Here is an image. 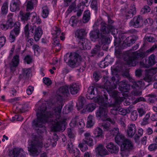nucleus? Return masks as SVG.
Returning a JSON list of instances; mask_svg holds the SVG:
<instances>
[{"label":"nucleus","mask_w":157,"mask_h":157,"mask_svg":"<svg viewBox=\"0 0 157 157\" xmlns=\"http://www.w3.org/2000/svg\"><path fill=\"white\" fill-rule=\"evenodd\" d=\"M109 78L107 77H104V85H99L98 87L101 88L105 89L109 92L112 91L115 89L117 87L116 79L114 76L112 77L111 78L112 82H110L109 80Z\"/></svg>","instance_id":"39448f33"},{"label":"nucleus","mask_w":157,"mask_h":157,"mask_svg":"<svg viewBox=\"0 0 157 157\" xmlns=\"http://www.w3.org/2000/svg\"><path fill=\"white\" fill-rule=\"evenodd\" d=\"M130 27L138 28L142 27L144 25V19L143 17L139 15L134 17L129 23Z\"/></svg>","instance_id":"6e6552de"},{"label":"nucleus","mask_w":157,"mask_h":157,"mask_svg":"<svg viewBox=\"0 0 157 157\" xmlns=\"http://www.w3.org/2000/svg\"><path fill=\"white\" fill-rule=\"evenodd\" d=\"M31 71L29 68H24L22 69V75L25 78H29Z\"/></svg>","instance_id":"e433bc0d"},{"label":"nucleus","mask_w":157,"mask_h":157,"mask_svg":"<svg viewBox=\"0 0 157 157\" xmlns=\"http://www.w3.org/2000/svg\"><path fill=\"white\" fill-rule=\"evenodd\" d=\"M85 34V31L84 29H83L77 31L75 33L76 36L80 39V40L86 39L84 37Z\"/></svg>","instance_id":"a878e982"},{"label":"nucleus","mask_w":157,"mask_h":157,"mask_svg":"<svg viewBox=\"0 0 157 157\" xmlns=\"http://www.w3.org/2000/svg\"><path fill=\"white\" fill-rule=\"evenodd\" d=\"M83 142H84L85 144H87L89 146H92L94 145L93 140L91 137L90 140L88 139L87 140H86V139H83Z\"/></svg>","instance_id":"8fccbe9b"},{"label":"nucleus","mask_w":157,"mask_h":157,"mask_svg":"<svg viewBox=\"0 0 157 157\" xmlns=\"http://www.w3.org/2000/svg\"><path fill=\"white\" fill-rule=\"evenodd\" d=\"M95 151L97 154L102 157H104L109 153L107 150L101 144H100L97 147Z\"/></svg>","instance_id":"2eb2a0df"},{"label":"nucleus","mask_w":157,"mask_h":157,"mask_svg":"<svg viewBox=\"0 0 157 157\" xmlns=\"http://www.w3.org/2000/svg\"><path fill=\"white\" fill-rule=\"evenodd\" d=\"M69 57L68 65L70 67L75 68L80 65L81 58L78 53H71Z\"/></svg>","instance_id":"0eeeda50"},{"label":"nucleus","mask_w":157,"mask_h":157,"mask_svg":"<svg viewBox=\"0 0 157 157\" xmlns=\"http://www.w3.org/2000/svg\"><path fill=\"white\" fill-rule=\"evenodd\" d=\"M100 73L99 72L95 71L93 74V78L96 82L98 81L100 78Z\"/></svg>","instance_id":"864d4df0"},{"label":"nucleus","mask_w":157,"mask_h":157,"mask_svg":"<svg viewBox=\"0 0 157 157\" xmlns=\"http://www.w3.org/2000/svg\"><path fill=\"white\" fill-rule=\"evenodd\" d=\"M106 147L109 151L112 153L117 154L119 151L118 146L112 142L108 144Z\"/></svg>","instance_id":"dca6fc26"},{"label":"nucleus","mask_w":157,"mask_h":157,"mask_svg":"<svg viewBox=\"0 0 157 157\" xmlns=\"http://www.w3.org/2000/svg\"><path fill=\"white\" fill-rule=\"evenodd\" d=\"M150 115V113H148L146 114L141 122V124L142 125H145L149 123V120Z\"/></svg>","instance_id":"2f4dec72"},{"label":"nucleus","mask_w":157,"mask_h":157,"mask_svg":"<svg viewBox=\"0 0 157 157\" xmlns=\"http://www.w3.org/2000/svg\"><path fill=\"white\" fill-rule=\"evenodd\" d=\"M67 134L71 139H74L75 137V134L73 128H68L67 129Z\"/></svg>","instance_id":"473e14b6"},{"label":"nucleus","mask_w":157,"mask_h":157,"mask_svg":"<svg viewBox=\"0 0 157 157\" xmlns=\"http://www.w3.org/2000/svg\"><path fill=\"white\" fill-rule=\"evenodd\" d=\"M76 17L75 16H74L71 18L69 23L70 24L71 22L72 23L71 25L72 26H76L78 22V20L76 19Z\"/></svg>","instance_id":"58836bf2"},{"label":"nucleus","mask_w":157,"mask_h":157,"mask_svg":"<svg viewBox=\"0 0 157 157\" xmlns=\"http://www.w3.org/2000/svg\"><path fill=\"white\" fill-rule=\"evenodd\" d=\"M94 88L93 86H90L88 89L87 93L86 94V98L89 99H94H94L96 97L95 94L94 93Z\"/></svg>","instance_id":"6ab92c4d"},{"label":"nucleus","mask_w":157,"mask_h":157,"mask_svg":"<svg viewBox=\"0 0 157 157\" xmlns=\"http://www.w3.org/2000/svg\"><path fill=\"white\" fill-rule=\"evenodd\" d=\"M126 139L124 136L120 133L117 135L115 137V142L119 145H121Z\"/></svg>","instance_id":"4be33fe9"},{"label":"nucleus","mask_w":157,"mask_h":157,"mask_svg":"<svg viewBox=\"0 0 157 157\" xmlns=\"http://www.w3.org/2000/svg\"><path fill=\"white\" fill-rule=\"evenodd\" d=\"M76 8V3L74 2L69 6L67 11L69 13H70L73 10H75Z\"/></svg>","instance_id":"de8ad7c7"},{"label":"nucleus","mask_w":157,"mask_h":157,"mask_svg":"<svg viewBox=\"0 0 157 157\" xmlns=\"http://www.w3.org/2000/svg\"><path fill=\"white\" fill-rule=\"evenodd\" d=\"M42 33V30L40 26L38 27L37 29H35V32L33 34H34V38L35 41L37 42L39 41Z\"/></svg>","instance_id":"412c9836"},{"label":"nucleus","mask_w":157,"mask_h":157,"mask_svg":"<svg viewBox=\"0 0 157 157\" xmlns=\"http://www.w3.org/2000/svg\"><path fill=\"white\" fill-rule=\"evenodd\" d=\"M90 6L92 9L94 10L95 13H96L98 11V4L97 1L96 0H93L91 2Z\"/></svg>","instance_id":"72a5a7b5"},{"label":"nucleus","mask_w":157,"mask_h":157,"mask_svg":"<svg viewBox=\"0 0 157 157\" xmlns=\"http://www.w3.org/2000/svg\"><path fill=\"white\" fill-rule=\"evenodd\" d=\"M69 89L72 94H75L78 92L79 86L76 84H73L70 85Z\"/></svg>","instance_id":"b1692460"},{"label":"nucleus","mask_w":157,"mask_h":157,"mask_svg":"<svg viewBox=\"0 0 157 157\" xmlns=\"http://www.w3.org/2000/svg\"><path fill=\"white\" fill-rule=\"evenodd\" d=\"M121 41L119 38L115 37V40L114 41V45L116 47H119L121 45Z\"/></svg>","instance_id":"bf43d9fd"},{"label":"nucleus","mask_w":157,"mask_h":157,"mask_svg":"<svg viewBox=\"0 0 157 157\" xmlns=\"http://www.w3.org/2000/svg\"><path fill=\"white\" fill-rule=\"evenodd\" d=\"M138 117V113L136 110H133L132 113L131 118L132 121H135Z\"/></svg>","instance_id":"09e8293b"},{"label":"nucleus","mask_w":157,"mask_h":157,"mask_svg":"<svg viewBox=\"0 0 157 157\" xmlns=\"http://www.w3.org/2000/svg\"><path fill=\"white\" fill-rule=\"evenodd\" d=\"M133 149V146L131 141L126 139L121 145V150L122 151H130Z\"/></svg>","instance_id":"f8f14e48"},{"label":"nucleus","mask_w":157,"mask_h":157,"mask_svg":"<svg viewBox=\"0 0 157 157\" xmlns=\"http://www.w3.org/2000/svg\"><path fill=\"white\" fill-rule=\"evenodd\" d=\"M145 39L147 41L151 43L155 42L156 40L155 38L151 36H145Z\"/></svg>","instance_id":"603ef678"},{"label":"nucleus","mask_w":157,"mask_h":157,"mask_svg":"<svg viewBox=\"0 0 157 157\" xmlns=\"http://www.w3.org/2000/svg\"><path fill=\"white\" fill-rule=\"evenodd\" d=\"M99 66L101 68H105L108 65V63L107 62H105L104 60L101 61L98 64Z\"/></svg>","instance_id":"6e6d98bb"},{"label":"nucleus","mask_w":157,"mask_h":157,"mask_svg":"<svg viewBox=\"0 0 157 157\" xmlns=\"http://www.w3.org/2000/svg\"><path fill=\"white\" fill-rule=\"evenodd\" d=\"M150 10V7L148 6L145 5L141 10L140 13L141 14H144L145 13L149 12Z\"/></svg>","instance_id":"a18cd8bd"},{"label":"nucleus","mask_w":157,"mask_h":157,"mask_svg":"<svg viewBox=\"0 0 157 157\" xmlns=\"http://www.w3.org/2000/svg\"><path fill=\"white\" fill-rule=\"evenodd\" d=\"M23 150L21 148L15 147L13 149H9L8 154L9 156L13 157H25L24 154Z\"/></svg>","instance_id":"1a4fd4ad"},{"label":"nucleus","mask_w":157,"mask_h":157,"mask_svg":"<svg viewBox=\"0 0 157 157\" xmlns=\"http://www.w3.org/2000/svg\"><path fill=\"white\" fill-rule=\"evenodd\" d=\"M143 71L140 69H137L135 71V75L137 77H140L142 75Z\"/></svg>","instance_id":"e2e57ef3"},{"label":"nucleus","mask_w":157,"mask_h":157,"mask_svg":"<svg viewBox=\"0 0 157 157\" xmlns=\"http://www.w3.org/2000/svg\"><path fill=\"white\" fill-rule=\"evenodd\" d=\"M85 102L86 100L84 98L81 97L79 99L78 104H77L76 105L79 106V109H81L83 108Z\"/></svg>","instance_id":"c9c22d12"},{"label":"nucleus","mask_w":157,"mask_h":157,"mask_svg":"<svg viewBox=\"0 0 157 157\" xmlns=\"http://www.w3.org/2000/svg\"><path fill=\"white\" fill-rule=\"evenodd\" d=\"M136 130L135 124H130L128 127L127 131L128 136L130 137H132L134 135Z\"/></svg>","instance_id":"aec40b11"},{"label":"nucleus","mask_w":157,"mask_h":157,"mask_svg":"<svg viewBox=\"0 0 157 157\" xmlns=\"http://www.w3.org/2000/svg\"><path fill=\"white\" fill-rule=\"evenodd\" d=\"M92 116H89L87 119V126L88 127H92L94 124V122L92 121Z\"/></svg>","instance_id":"3c124183"},{"label":"nucleus","mask_w":157,"mask_h":157,"mask_svg":"<svg viewBox=\"0 0 157 157\" xmlns=\"http://www.w3.org/2000/svg\"><path fill=\"white\" fill-rule=\"evenodd\" d=\"M67 149L70 153H72L74 151L73 150V145L72 143L70 142L67 144Z\"/></svg>","instance_id":"69168bd1"},{"label":"nucleus","mask_w":157,"mask_h":157,"mask_svg":"<svg viewBox=\"0 0 157 157\" xmlns=\"http://www.w3.org/2000/svg\"><path fill=\"white\" fill-rule=\"evenodd\" d=\"M78 44L81 50H89L91 48L89 42L86 39L79 40Z\"/></svg>","instance_id":"a211bd4d"},{"label":"nucleus","mask_w":157,"mask_h":157,"mask_svg":"<svg viewBox=\"0 0 157 157\" xmlns=\"http://www.w3.org/2000/svg\"><path fill=\"white\" fill-rule=\"evenodd\" d=\"M136 13V8L135 7H132L130 8L129 11L127 12L126 15L125 17L126 19H129L132 18L134 15Z\"/></svg>","instance_id":"393cba45"},{"label":"nucleus","mask_w":157,"mask_h":157,"mask_svg":"<svg viewBox=\"0 0 157 157\" xmlns=\"http://www.w3.org/2000/svg\"><path fill=\"white\" fill-rule=\"evenodd\" d=\"M44 83L47 86H50L52 84V81L49 78L45 77L43 79Z\"/></svg>","instance_id":"5fc2aeb1"},{"label":"nucleus","mask_w":157,"mask_h":157,"mask_svg":"<svg viewBox=\"0 0 157 157\" xmlns=\"http://www.w3.org/2000/svg\"><path fill=\"white\" fill-rule=\"evenodd\" d=\"M104 131H109L110 129V124L108 122L103 123L101 125Z\"/></svg>","instance_id":"ea45409f"},{"label":"nucleus","mask_w":157,"mask_h":157,"mask_svg":"<svg viewBox=\"0 0 157 157\" xmlns=\"http://www.w3.org/2000/svg\"><path fill=\"white\" fill-rule=\"evenodd\" d=\"M20 9V6L12 3L10 5V10L12 12L18 11Z\"/></svg>","instance_id":"a19ab883"},{"label":"nucleus","mask_w":157,"mask_h":157,"mask_svg":"<svg viewBox=\"0 0 157 157\" xmlns=\"http://www.w3.org/2000/svg\"><path fill=\"white\" fill-rule=\"evenodd\" d=\"M32 1H29L27 3V8L28 9L31 10L33 8V4H35Z\"/></svg>","instance_id":"338daca9"},{"label":"nucleus","mask_w":157,"mask_h":157,"mask_svg":"<svg viewBox=\"0 0 157 157\" xmlns=\"http://www.w3.org/2000/svg\"><path fill=\"white\" fill-rule=\"evenodd\" d=\"M90 13L88 10L85 11L83 13V21L84 23L87 22L90 19Z\"/></svg>","instance_id":"bb28decb"},{"label":"nucleus","mask_w":157,"mask_h":157,"mask_svg":"<svg viewBox=\"0 0 157 157\" xmlns=\"http://www.w3.org/2000/svg\"><path fill=\"white\" fill-rule=\"evenodd\" d=\"M95 108V104L92 103L86 105L84 108V110L86 112H91Z\"/></svg>","instance_id":"c85d7f7f"},{"label":"nucleus","mask_w":157,"mask_h":157,"mask_svg":"<svg viewBox=\"0 0 157 157\" xmlns=\"http://www.w3.org/2000/svg\"><path fill=\"white\" fill-rule=\"evenodd\" d=\"M149 97L148 99V101L150 103H154L156 100V96L153 94H149L146 96Z\"/></svg>","instance_id":"37998d69"},{"label":"nucleus","mask_w":157,"mask_h":157,"mask_svg":"<svg viewBox=\"0 0 157 157\" xmlns=\"http://www.w3.org/2000/svg\"><path fill=\"white\" fill-rule=\"evenodd\" d=\"M148 61L150 67H151L155 64L156 63L155 56L153 54H152L149 57V59L148 60Z\"/></svg>","instance_id":"f704fd0d"},{"label":"nucleus","mask_w":157,"mask_h":157,"mask_svg":"<svg viewBox=\"0 0 157 157\" xmlns=\"http://www.w3.org/2000/svg\"><path fill=\"white\" fill-rule=\"evenodd\" d=\"M34 90V87L31 86H29L26 90V92L28 95L31 94Z\"/></svg>","instance_id":"680f3d73"},{"label":"nucleus","mask_w":157,"mask_h":157,"mask_svg":"<svg viewBox=\"0 0 157 157\" xmlns=\"http://www.w3.org/2000/svg\"><path fill=\"white\" fill-rule=\"evenodd\" d=\"M6 24L9 29H11L14 26V28L10 31L9 36V40L11 42H13L15 40L16 36L20 33V24L18 21L14 23L12 18L10 17L7 21Z\"/></svg>","instance_id":"20e7f679"},{"label":"nucleus","mask_w":157,"mask_h":157,"mask_svg":"<svg viewBox=\"0 0 157 157\" xmlns=\"http://www.w3.org/2000/svg\"><path fill=\"white\" fill-rule=\"evenodd\" d=\"M63 105L62 103L61 102L60 105L55 106L53 108L54 114L50 111H46L47 108L45 105L43 107L41 106L40 108V110L37 112V118L33 120L32 126L33 128L36 130L38 135L32 134V141L28 147V151L32 156L38 155L40 153L38 151V148L43 147V143L41 140L42 137L39 134L44 133L45 130V127L44 126L43 124L46 121L47 118L53 117L54 114L57 119H59Z\"/></svg>","instance_id":"f257e3e1"},{"label":"nucleus","mask_w":157,"mask_h":157,"mask_svg":"<svg viewBox=\"0 0 157 157\" xmlns=\"http://www.w3.org/2000/svg\"><path fill=\"white\" fill-rule=\"evenodd\" d=\"M20 14L21 17V20L25 22V21H28L29 17L31 14V13L30 12H27L25 13H23L21 11L20 12Z\"/></svg>","instance_id":"c756f323"},{"label":"nucleus","mask_w":157,"mask_h":157,"mask_svg":"<svg viewBox=\"0 0 157 157\" xmlns=\"http://www.w3.org/2000/svg\"><path fill=\"white\" fill-rule=\"evenodd\" d=\"M110 131V134L111 136H116L117 135L120 133L119 129L118 128H114L112 130H109Z\"/></svg>","instance_id":"79ce46f5"},{"label":"nucleus","mask_w":157,"mask_h":157,"mask_svg":"<svg viewBox=\"0 0 157 157\" xmlns=\"http://www.w3.org/2000/svg\"><path fill=\"white\" fill-rule=\"evenodd\" d=\"M119 93L117 91L114 90L111 92V95L112 97L115 99L119 96L118 94Z\"/></svg>","instance_id":"774afa93"},{"label":"nucleus","mask_w":157,"mask_h":157,"mask_svg":"<svg viewBox=\"0 0 157 157\" xmlns=\"http://www.w3.org/2000/svg\"><path fill=\"white\" fill-rule=\"evenodd\" d=\"M117 85H118L119 89L121 92H126L130 89V85L126 80L119 81V79H116Z\"/></svg>","instance_id":"9b49d317"},{"label":"nucleus","mask_w":157,"mask_h":157,"mask_svg":"<svg viewBox=\"0 0 157 157\" xmlns=\"http://www.w3.org/2000/svg\"><path fill=\"white\" fill-rule=\"evenodd\" d=\"M108 99L107 96L105 94H104L103 96H101L100 95H98L94 99V102H99L104 107H107L108 106V104L107 103Z\"/></svg>","instance_id":"4468645a"},{"label":"nucleus","mask_w":157,"mask_h":157,"mask_svg":"<svg viewBox=\"0 0 157 157\" xmlns=\"http://www.w3.org/2000/svg\"><path fill=\"white\" fill-rule=\"evenodd\" d=\"M148 149L150 151H153L157 149V144H150Z\"/></svg>","instance_id":"052dcab7"},{"label":"nucleus","mask_w":157,"mask_h":157,"mask_svg":"<svg viewBox=\"0 0 157 157\" xmlns=\"http://www.w3.org/2000/svg\"><path fill=\"white\" fill-rule=\"evenodd\" d=\"M78 117H76L71 121L70 124V125L71 128H73L78 125Z\"/></svg>","instance_id":"c03bdc74"},{"label":"nucleus","mask_w":157,"mask_h":157,"mask_svg":"<svg viewBox=\"0 0 157 157\" xmlns=\"http://www.w3.org/2000/svg\"><path fill=\"white\" fill-rule=\"evenodd\" d=\"M108 111L107 107H100L97 111L96 116L103 121H108L111 123L114 124L115 121L114 119H112L109 117L107 114Z\"/></svg>","instance_id":"423d86ee"},{"label":"nucleus","mask_w":157,"mask_h":157,"mask_svg":"<svg viewBox=\"0 0 157 157\" xmlns=\"http://www.w3.org/2000/svg\"><path fill=\"white\" fill-rule=\"evenodd\" d=\"M137 110L139 113V115L140 117H142L143 115H144L146 113L145 111L143 108H138L137 109Z\"/></svg>","instance_id":"0e129e2a"},{"label":"nucleus","mask_w":157,"mask_h":157,"mask_svg":"<svg viewBox=\"0 0 157 157\" xmlns=\"http://www.w3.org/2000/svg\"><path fill=\"white\" fill-rule=\"evenodd\" d=\"M8 11V2L5 1L3 3L1 13L3 15H6Z\"/></svg>","instance_id":"cd10ccee"},{"label":"nucleus","mask_w":157,"mask_h":157,"mask_svg":"<svg viewBox=\"0 0 157 157\" xmlns=\"http://www.w3.org/2000/svg\"><path fill=\"white\" fill-rule=\"evenodd\" d=\"M52 129L55 132L63 131L65 129L66 127L64 123L57 120L52 121Z\"/></svg>","instance_id":"9d476101"},{"label":"nucleus","mask_w":157,"mask_h":157,"mask_svg":"<svg viewBox=\"0 0 157 157\" xmlns=\"http://www.w3.org/2000/svg\"><path fill=\"white\" fill-rule=\"evenodd\" d=\"M1 35L2 33L0 32V48L4 46L6 41V37Z\"/></svg>","instance_id":"49530a36"},{"label":"nucleus","mask_w":157,"mask_h":157,"mask_svg":"<svg viewBox=\"0 0 157 157\" xmlns=\"http://www.w3.org/2000/svg\"><path fill=\"white\" fill-rule=\"evenodd\" d=\"M94 134V138H102L104 137L103 130L100 127H98L95 129Z\"/></svg>","instance_id":"5701e85b"},{"label":"nucleus","mask_w":157,"mask_h":157,"mask_svg":"<svg viewBox=\"0 0 157 157\" xmlns=\"http://www.w3.org/2000/svg\"><path fill=\"white\" fill-rule=\"evenodd\" d=\"M145 56V53L143 52H138L137 51L133 52L128 54L124 58V61L129 66H135L140 63V66L145 68H149L150 66L148 60L144 59L143 61H140Z\"/></svg>","instance_id":"7ed1b4c3"},{"label":"nucleus","mask_w":157,"mask_h":157,"mask_svg":"<svg viewBox=\"0 0 157 157\" xmlns=\"http://www.w3.org/2000/svg\"><path fill=\"white\" fill-rule=\"evenodd\" d=\"M59 96L60 97H67L69 94L68 86H62L59 88Z\"/></svg>","instance_id":"f3484780"},{"label":"nucleus","mask_w":157,"mask_h":157,"mask_svg":"<svg viewBox=\"0 0 157 157\" xmlns=\"http://www.w3.org/2000/svg\"><path fill=\"white\" fill-rule=\"evenodd\" d=\"M42 9V16L43 18H46L48 17L49 14V10L46 6H43Z\"/></svg>","instance_id":"7c9ffc66"},{"label":"nucleus","mask_w":157,"mask_h":157,"mask_svg":"<svg viewBox=\"0 0 157 157\" xmlns=\"http://www.w3.org/2000/svg\"><path fill=\"white\" fill-rule=\"evenodd\" d=\"M25 105H19L16 107V112H17L23 113L25 111Z\"/></svg>","instance_id":"4c0bfd02"},{"label":"nucleus","mask_w":157,"mask_h":157,"mask_svg":"<svg viewBox=\"0 0 157 157\" xmlns=\"http://www.w3.org/2000/svg\"><path fill=\"white\" fill-rule=\"evenodd\" d=\"M19 55H16L14 56L11 62L10 63V71L13 73L16 69L19 63Z\"/></svg>","instance_id":"ddd939ff"},{"label":"nucleus","mask_w":157,"mask_h":157,"mask_svg":"<svg viewBox=\"0 0 157 157\" xmlns=\"http://www.w3.org/2000/svg\"><path fill=\"white\" fill-rule=\"evenodd\" d=\"M115 29V26L113 25H108L102 22L100 24V31L98 29L91 31L90 33V37L92 41H95L97 40L98 44L102 45L103 50L107 51L111 42L110 39L107 35Z\"/></svg>","instance_id":"f03ea898"},{"label":"nucleus","mask_w":157,"mask_h":157,"mask_svg":"<svg viewBox=\"0 0 157 157\" xmlns=\"http://www.w3.org/2000/svg\"><path fill=\"white\" fill-rule=\"evenodd\" d=\"M29 24H27L25 25L24 28V32L25 36H27L28 38V37L29 36Z\"/></svg>","instance_id":"4d7b16f0"},{"label":"nucleus","mask_w":157,"mask_h":157,"mask_svg":"<svg viewBox=\"0 0 157 157\" xmlns=\"http://www.w3.org/2000/svg\"><path fill=\"white\" fill-rule=\"evenodd\" d=\"M24 60L28 64H29L32 62V59L29 55H27L25 57Z\"/></svg>","instance_id":"13d9d810"}]
</instances>
